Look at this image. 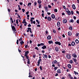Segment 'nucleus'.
<instances>
[{
    "label": "nucleus",
    "mask_w": 79,
    "mask_h": 79,
    "mask_svg": "<svg viewBox=\"0 0 79 79\" xmlns=\"http://www.w3.org/2000/svg\"><path fill=\"white\" fill-rule=\"evenodd\" d=\"M56 63H57V60H55L53 61L52 62V66L53 67H55V64H56Z\"/></svg>",
    "instance_id": "f257e3e1"
},
{
    "label": "nucleus",
    "mask_w": 79,
    "mask_h": 79,
    "mask_svg": "<svg viewBox=\"0 0 79 79\" xmlns=\"http://www.w3.org/2000/svg\"><path fill=\"white\" fill-rule=\"evenodd\" d=\"M66 58H67L68 59H71V55L70 54H67L66 55Z\"/></svg>",
    "instance_id": "f03ea898"
},
{
    "label": "nucleus",
    "mask_w": 79,
    "mask_h": 79,
    "mask_svg": "<svg viewBox=\"0 0 79 79\" xmlns=\"http://www.w3.org/2000/svg\"><path fill=\"white\" fill-rule=\"evenodd\" d=\"M12 29L13 31L14 32H15L16 31V28L14 26H13L12 27Z\"/></svg>",
    "instance_id": "7ed1b4c3"
},
{
    "label": "nucleus",
    "mask_w": 79,
    "mask_h": 79,
    "mask_svg": "<svg viewBox=\"0 0 79 79\" xmlns=\"http://www.w3.org/2000/svg\"><path fill=\"white\" fill-rule=\"evenodd\" d=\"M72 56L74 58H76L77 57V55L75 53H74L72 54Z\"/></svg>",
    "instance_id": "20e7f679"
},
{
    "label": "nucleus",
    "mask_w": 79,
    "mask_h": 79,
    "mask_svg": "<svg viewBox=\"0 0 79 79\" xmlns=\"http://www.w3.org/2000/svg\"><path fill=\"white\" fill-rule=\"evenodd\" d=\"M55 44H56V45H61V43L60 42L56 41L55 42Z\"/></svg>",
    "instance_id": "39448f33"
},
{
    "label": "nucleus",
    "mask_w": 79,
    "mask_h": 79,
    "mask_svg": "<svg viewBox=\"0 0 79 79\" xmlns=\"http://www.w3.org/2000/svg\"><path fill=\"white\" fill-rule=\"evenodd\" d=\"M57 73H59V74L61 73V69H58L57 70Z\"/></svg>",
    "instance_id": "423d86ee"
},
{
    "label": "nucleus",
    "mask_w": 79,
    "mask_h": 79,
    "mask_svg": "<svg viewBox=\"0 0 79 79\" xmlns=\"http://www.w3.org/2000/svg\"><path fill=\"white\" fill-rule=\"evenodd\" d=\"M63 23H64V24H66L67 23V20L66 19H64L63 21Z\"/></svg>",
    "instance_id": "0eeeda50"
},
{
    "label": "nucleus",
    "mask_w": 79,
    "mask_h": 79,
    "mask_svg": "<svg viewBox=\"0 0 79 79\" xmlns=\"http://www.w3.org/2000/svg\"><path fill=\"white\" fill-rule=\"evenodd\" d=\"M51 37H52L50 35H49L47 36V39H48V40H50V39H51Z\"/></svg>",
    "instance_id": "6e6552de"
},
{
    "label": "nucleus",
    "mask_w": 79,
    "mask_h": 79,
    "mask_svg": "<svg viewBox=\"0 0 79 79\" xmlns=\"http://www.w3.org/2000/svg\"><path fill=\"white\" fill-rule=\"evenodd\" d=\"M57 25L58 27H60V22H58L57 23Z\"/></svg>",
    "instance_id": "1a4fd4ad"
},
{
    "label": "nucleus",
    "mask_w": 79,
    "mask_h": 79,
    "mask_svg": "<svg viewBox=\"0 0 79 79\" xmlns=\"http://www.w3.org/2000/svg\"><path fill=\"white\" fill-rule=\"evenodd\" d=\"M75 44H75V42H74L73 41L72 42L71 45H72V46H74Z\"/></svg>",
    "instance_id": "9d476101"
},
{
    "label": "nucleus",
    "mask_w": 79,
    "mask_h": 79,
    "mask_svg": "<svg viewBox=\"0 0 79 79\" xmlns=\"http://www.w3.org/2000/svg\"><path fill=\"white\" fill-rule=\"evenodd\" d=\"M42 49H45V48H47V46H46L45 45H44L43 46H42L41 47Z\"/></svg>",
    "instance_id": "9b49d317"
},
{
    "label": "nucleus",
    "mask_w": 79,
    "mask_h": 79,
    "mask_svg": "<svg viewBox=\"0 0 79 79\" xmlns=\"http://www.w3.org/2000/svg\"><path fill=\"white\" fill-rule=\"evenodd\" d=\"M51 17L52 19H55V16L54 14H53L52 15Z\"/></svg>",
    "instance_id": "f8f14e48"
},
{
    "label": "nucleus",
    "mask_w": 79,
    "mask_h": 79,
    "mask_svg": "<svg viewBox=\"0 0 79 79\" xmlns=\"http://www.w3.org/2000/svg\"><path fill=\"white\" fill-rule=\"evenodd\" d=\"M37 2L38 4H40L41 3H42V1H41V0H38L37 1Z\"/></svg>",
    "instance_id": "ddd939ff"
},
{
    "label": "nucleus",
    "mask_w": 79,
    "mask_h": 79,
    "mask_svg": "<svg viewBox=\"0 0 79 79\" xmlns=\"http://www.w3.org/2000/svg\"><path fill=\"white\" fill-rule=\"evenodd\" d=\"M55 48V50L56 52H58V51H59V49H58V47H56Z\"/></svg>",
    "instance_id": "4468645a"
},
{
    "label": "nucleus",
    "mask_w": 79,
    "mask_h": 79,
    "mask_svg": "<svg viewBox=\"0 0 79 79\" xmlns=\"http://www.w3.org/2000/svg\"><path fill=\"white\" fill-rule=\"evenodd\" d=\"M27 29L28 30L27 31V32H29V31L31 30V28L30 27H28L27 28Z\"/></svg>",
    "instance_id": "2eb2a0df"
},
{
    "label": "nucleus",
    "mask_w": 79,
    "mask_h": 79,
    "mask_svg": "<svg viewBox=\"0 0 79 79\" xmlns=\"http://www.w3.org/2000/svg\"><path fill=\"white\" fill-rule=\"evenodd\" d=\"M72 8L73 10H76V6H75V5L73 4L72 5Z\"/></svg>",
    "instance_id": "dca6fc26"
},
{
    "label": "nucleus",
    "mask_w": 79,
    "mask_h": 79,
    "mask_svg": "<svg viewBox=\"0 0 79 79\" xmlns=\"http://www.w3.org/2000/svg\"><path fill=\"white\" fill-rule=\"evenodd\" d=\"M68 35H69V36H71V35H72V33H71V31H69L68 32Z\"/></svg>",
    "instance_id": "f3484780"
},
{
    "label": "nucleus",
    "mask_w": 79,
    "mask_h": 79,
    "mask_svg": "<svg viewBox=\"0 0 79 79\" xmlns=\"http://www.w3.org/2000/svg\"><path fill=\"white\" fill-rule=\"evenodd\" d=\"M45 10L46 12H47L48 11V7H46L45 8Z\"/></svg>",
    "instance_id": "a211bd4d"
},
{
    "label": "nucleus",
    "mask_w": 79,
    "mask_h": 79,
    "mask_svg": "<svg viewBox=\"0 0 79 79\" xmlns=\"http://www.w3.org/2000/svg\"><path fill=\"white\" fill-rule=\"evenodd\" d=\"M68 66L69 69H71V65L70 64H68Z\"/></svg>",
    "instance_id": "6ab92c4d"
},
{
    "label": "nucleus",
    "mask_w": 79,
    "mask_h": 79,
    "mask_svg": "<svg viewBox=\"0 0 79 79\" xmlns=\"http://www.w3.org/2000/svg\"><path fill=\"white\" fill-rule=\"evenodd\" d=\"M43 55L44 56V57H45V58H48V56H47V55L46 54H43Z\"/></svg>",
    "instance_id": "aec40b11"
},
{
    "label": "nucleus",
    "mask_w": 79,
    "mask_h": 79,
    "mask_svg": "<svg viewBox=\"0 0 79 79\" xmlns=\"http://www.w3.org/2000/svg\"><path fill=\"white\" fill-rule=\"evenodd\" d=\"M52 18H51V17H48V21H51V19Z\"/></svg>",
    "instance_id": "412c9836"
},
{
    "label": "nucleus",
    "mask_w": 79,
    "mask_h": 79,
    "mask_svg": "<svg viewBox=\"0 0 79 79\" xmlns=\"http://www.w3.org/2000/svg\"><path fill=\"white\" fill-rule=\"evenodd\" d=\"M74 74H75V75H76V76H77V75H78V74H79V73H78L76 72L75 71H74Z\"/></svg>",
    "instance_id": "4be33fe9"
},
{
    "label": "nucleus",
    "mask_w": 79,
    "mask_h": 79,
    "mask_svg": "<svg viewBox=\"0 0 79 79\" xmlns=\"http://www.w3.org/2000/svg\"><path fill=\"white\" fill-rule=\"evenodd\" d=\"M48 43L49 44H53V41L52 40L49 41H48Z\"/></svg>",
    "instance_id": "5701e85b"
},
{
    "label": "nucleus",
    "mask_w": 79,
    "mask_h": 79,
    "mask_svg": "<svg viewBox=\"0 0 79 79\" xmlns=\"http://www.w3.org/2000/svg\"><path fill=\"white\" fill-rule=\"evenodd\" d=\"M75 42L76 44H78V43H79V40H78L77 39H76L75 40Z\"/></svg>",
    "instance_id": "b1692460"
},
{
    "label": "nucleus",
    "mask_w": 79,
    "mask_h": 79,
    "mask_svg": "<svg viewBox=\"0 0 79 79\" xmlns=\"http://www.w3.org/2000/svg\"><path fill=\"white\" fill-rule=\"evenodd\" d=\"M37 2L35 1V2H34V6H37Z\"/></svg>",
    "instance_id": "393cba45"
},
{
    "label": "nucleus",
    "mask_w": 79,
    "mask_h": 79,
    "mask_svg": "<svg viewBox=\"0 0 79 79\" xmlns=\"http://www.w3.org/2000/svg\"><path fill=\"white\" fill-rule=\"evenodd\" d=\"M69 23H74V20L73 19H71V20H69Z\"/></svg>",
    "instance_id": "a878e982"
},
{
    "label": "nucleus",
    "mask_w": 79,
    "mask_h": 79,
    "mask_svg": "<svg viewBox=\"0 0 79 79\" xmlns=\"http://www.w3.org/2000/svg\"><path fill=\"white\" fill-rule=\"evenodd\" d=\"M73 60L75 63H76V62L77 61V59H76L73 58Z\"/></svg>",
    "instance_id": "bb28decb"
},
{
    "label": "nucleus",
    "mask_w": 79,
    "mask_h": 79,
    "mask_svg": "<svg viewBox=\"0 0 79 79\" xmlns=\"http://www.w3.org/2000/svg\"><path fill=\"white\" fill-rule=\"evenodd\" d=\"M29 53V52H26L25 53L24 56H27V54Z\"/></svg>",
    "instance_id": "cd10ccee"
},
{
    "label": "nucleus",
    "mask_w": 79,
    "mask_h": 79,
    "mask_svg": "<svg viewBox=\"0 0 79 79\" xmlns=\"http://www.w3.org/2000/svg\"><path fill=\"white\" fill-rule=\"evenodd\" d=\"M68 15H71V11H69L68 12H67Z\"/></svg>",
    "instance_id": "c85d7f7f"
},
{
    "label": "nucleus",
    "mask_w": 79,
    "mask_h": 79,
    "mask_svg": "<svg viewBox=\"0 0 79 79\" xmlns=\"http://www.w3.org/2000/svg\"><path fill=\"white\" fill-rule=\"evenodd\" d=\"M42 61V59H41V58H40L38 60V63H40V61Z\"/></svg>",
    "instance_id": "c756f323"
},
{
    "label": "nucleus",
    "mask_w": 79,
    "mask_h": 79,
    "mask_svg": "<svg viewBox=\"0 0 79 79\" xmlns=\"http://www.w3.org/2000/svg\"><path fill=\"white\" fill-rule=\"evenodd\" d=\"M31 3L30 2L28 3L27 6L30 7L31 6Z\"/></svg>",
    "instance_id": "7c9ffc66"
},
{
    "label": "nucleus",
    "mask_w": 79,
    "mask_h": 79,
    "mask_svg": "<svg viewBox=\"0 0 79 79\" xmlns=\"http://www.w3.org/2000/svg\"><path fill=\"white\" fill-rule=\"evenodd\" d=\"M69 11V9L68 8L65 9V11L66 13H68V12Z\"/></svg>",
    "instance_id": "2f4dec72"
},
{
    "label": "nucleus",
    "mask_w": 79,
    "mask_h": 79,
    "mask_svg": "<svg viewBox=\"0 0 79 79\" xmlns=\"http://www.w3.org/2000/svg\"><path fill=\"white\" fill-rule=\"evenodd\" d=\"M69 29L70 30H71V31H72V30H73V27L72 26H71L69 27Z\"/></svg>",
    "instance_id": "473e14b6"
},
{
    "label": "nucleus",
    "mask_w": 79,
    "mask_h": 79,
    "mask_svg": "<svg viewBox=\"0 0 79 79\" xmlns=\"http://www.w3.org/2000/svg\"><path fill=\"white\" fill-rule=\"evenodd\" d=\"M23 24H27V23H26V20H25V19H24L23 20Z\"/></svg>",
    "instance_id": "72a5a7b5"
},
{
    "label": "nucleus",
    "mask_w": 79,
    "mask_h": 79,
    "mask_svg": "<svg viewBox=\"0 0 79 79\" xmlns=\"http://www.w3.org/2000/svg\"><path fill=\"white\" fill-rule=\"evenodd\" d=\"M27 61H27V63L29 64H30V60H29V59H28L27 60Z\"/></svg>",
    "instance_id": "f704fd0d"
},
{
    "label": "nucleus",
    "mask_w": 79,
    "mask_h": 79,
    "mask_svg": "<svg viewBox=\"0 0 79 79\" xmlns=\"http://www.w3.org/2000/svg\"><path fill=\"white\" fill-rule=\"evenodd\" d=\"M69 63L70 64H73V61L72 60H70L69 61Z\"/></svg>",
    "instance_id": "c9c22d12"
},
{
    "label": "nucleus",
    "mask_w": 79,
    "mask_h": 79,
    "mask_svg": "<svg viewBox=\"0 0 79 79\" xmlns=\"http://www.w3.org/2000/svg\"><path fill=\"white\" fill-rule=\"evenodd\" d=\"M58 69V67H55L54 68V70H55V71H56V69Z\"/></svg>",
    "instance_id": "e433bc0d"
},
{
    "label": "nucleus",
    "mask_w": 79,
    "mask_h": 79,
    "mask_svg": "<svg viewBox=\"0 0 79 79\" xmlns=\"http://www.w3.org/2000/svg\"><path fill=\"white\" fill-rule=\"evenodd\" d=\"M38 6H39V8H41V6H42V5L40 4H39Z\"/></svg>",
    "instance_id": "4c0bfd02"
},
{
    "label": "nucleus",
    "mask_w": 79,
    "mask_h": 79,
    "mask_svg": "<svg viewBox=\"0 0 79 79\" xmlns=\"http://www.w3.org/2000/svg\"><path fill=\"white\" fill-rule=\"evenodd\" d=\"M53 32L54 33H55V34H56V31L55 29L53 30Z\"/></svg>",
    "instance_id": "58836bf2"
},
{
    "label": "nucleus",
    "mask_w": 79,
    "mask_h": 79,
    "mask_svg": "<svg viewBox=\"0 0 79 79\" xmlns=\"http://www.w3.org/2000/svg\"><path fill=\"white\" fill-rule=\"evenodd\" d=\"M20 44L23 45V44H24V42L23 41V40H22V41L20 42Z\"/></svg>",
    "instance_id": "ea45409f"
},
{
    "label": "nucleus",
    "mask_w": 79,
    "mask_h": 79,
    "mask_svg": "<svg viewBox=\"0 0 79 79\" xmlns=\"http://www.w3.org/2000/svg\"><path fill=\"white\" fill-rule=\"evenodd\" d=\"M79 34L78 33H76V37H77L79 36Z\"/></svg>",
    "instance_id": "a19ab883"
},
{
    "label": "nucleus",
    "mask_w": 79,
    "mask_h": 79,
    "mask_svg": "<svg viewBox=\"0 0 79 79\" xmlns=\"http://www.w3.org/2000/svg\"><path fill=\"white\" fill-rule=\"evenodd\" d=\"M54 12H57L58 10H57V9H54Z\"/></svg>",
    "instance_id": "79ce46f5"
},
{
    "label": "nucleus",
    "mask_w": 79,
    "mask_h": 79,
    "mask_svg": "<svg viewBox=\"0 0 79 79\" xmlns=\"http://www.w3.org/2000/svg\"><path fill=\"white\" fill-rule=\"evenodd\" d=\"M35 49L37 50H39V48H38L37 47H35Z\"/></svg>",
    "instance_id": "37998d69"
},
{
    "label": "nucleus",
    "mask_w": 79,
    "mask_h": 79,
    "mask_svg": "<svg viewBox=\"0 0 79 79\" xmlns=\"http://www.w3.org/2000/svg\"><path fill=\"white\" fill-rule=\"evenodd\" d=\"M65 52H66L65 51H62V53H65Z\"/></svg>",
    "instance_id": "c03bdc74"
},
{
    "label": "nucleus",
    "mask_w": 79,
    "mask_h": 79,
    "mask_svg": "<svg viewBox=\"0 0 79 79\" xmlns=\"http://www.w3.org/2000/svg\"><path fill=\"white\" fill-rule=\"evenodd\" d=\"M17 16H18V17L19 19H21V18L20 16L19 15V14H18L17 15Z\"/></svg>",
    "instance_id": "a18cd8bd"
},
{
    "label": "nucleus",
    "mask_w": 79,
    "mask_h": 79,
    "mask_svg": "<svg viewBox=\"0 0 79 79\" xmlns=\"http://www.w3.org/2000/svg\"><path fill=\"white\" fill-rule=\"evenodd\" d=\"M40 44L42 46H44L45 45L44 43H41Z\"/></svg>",
    "instance_id": "49530a36"
},
{
    "label": "nucleus",
    "mask_w": 79,
    "mask_h": 79,
    "mask_svg": "<svg viewBox=\"0 0 79 79\" xmlns=\"http://www.w3.org/2000/svg\"><path fill=\"white\" fill-rule=\"evenodd\" d=\"M16 23L17 24H18V19L16 20Z\"/></svg>",
    "instance_id": "de8ad7c7"
},
{
    "label": "nucleus",
    "mask_w": 79,
    "mask_h": 79,
    "mask_svg": "<svg viewBox=\"0 0 79 79\" xmlns=\"http://www.w3.org/2000/svg\"><path fill=\"white\" fill-rule=\"evenodd\" d=\"M25 57L28 60V58H29V56H25Z\"/></svg>",
    "instance_id": "09e8293b"
},
{
    "label": "nucleus",
    "mask_w": 79,
    "mask_h": 79,
    "mask_svg": "<svg viewBox=\"0 0 79 79\" xmlns=\"http://www.w3.org/2000/svg\"><path fill=\"white\" fill-rule=\"evenodd\" d=\"M68 76H69V77H71V75L69 73V74Z\"/></svg>",
    "instance_id": "8fccbe9b"
},
{
    "label": "nucleus",
    "mask_w": 79,
    "mask_h": 79,
    "mask_svg": "<svg viewBox=\"0 0 79 79\" xmlns=\"http://www.w3.org/2000/svg\"><path fill=\"white\" fill-rule=\"evenodd\" d=\"M19 3H20V5H22L23 4V2H20Z\"/></svg>",
    "instance_id": "3c124183"
},
{
    "label": "nucleus",
    "mask_w": 79,
    "mask_h": 79,
    "mask_svg": "<svg viewBox=\"0 0 79 79\" xmlns=\"http://www.w3.org/2000/svg\"><path fill=\"white\" fill-rule=\"evenodd\" d=\"M22 10L23 13H24L25 11V10L24 9H23Z\"/></svg>",
    "instance_id": "603ef678"
},
{
    "label": "nucleus",
    "mask_w": 79,
    "mask_h": 79,
    "mask_svg": "<svg viewBox=\"0 0 79 79\" xmlns=\"http://www.w3.org/2000/svg\"><path fill=\"white\" fill-rule=\"evenodd\" d=\"M40 68L41 71H42V66H40Z\"/></svg>",
    "instance_id": "864d4df0"
},
{
    "label": "nucleus",
    "mask_w": 79,
    "mask_h": 79,
    "mask_svg": "<svg viewBox=\"0 0 79 79\" xmlns=\"http://www.w3.org/2000/svg\"><path fill=\"white\" fill-rule=\"evenodd\" d=\"M19 41H21V40H22V37H20V39H19Z\"/></svg>",
    "instance_id": "5fc2aeb1"
},
{
    "label": "nucleus",
    "mask_w": 79,
    "mask_h": 79,
    "mask_svg": "<svg viewBox=\"0 0 79 79\" xmlns=\"http://www.w3.org/2000/svg\"><path fill=\"white\" fill-rule=\"evenodd\" d=\"M71 13L72 15H73V14H74V12H73V11H71Z\"/></svg>",
    "instance_id": "6e6d98bb"
},
{
    "label": "nucleus",
    "mask_w": 79,
    "mask_h": 79,
    "mask_svg": "<svg viewBox=\"0 0 79 79\" xmlns=\"http://www.w3.org/2000/svg\"><path fill=\"white\" fill-rule=\"evenodd\" d=\"M77 24H79V20L78 19L77 21Z\"/></svg>",
    "instance_id": "4d7b16f0"
},
{
    "label": "nucleus",
    "mask_w": 79,
    "mask_h": 79,
    "mask_svg": "<svg viewBox=\"0 0 79 79\" xmlns=\"http://www.w3.org/2000/svg\"><path fill=\"white\" fill-rule=\"evenodd\" d=\"M29 11H28L26 13V15H28V14H29Z\"/></svg>",
    "instance_id": "13d9d810"
},
{
    "label": "nucleus",
    "mask_w": 79,
    "mask_h": 79,
    "mask_svg": "<svg viewBox=\"0 0 79 79\" xmlns=\"http://www.w3.org/2000/svg\"><path fill=\"white\" fill-rule=\"evenodd\" d=\"M68 46V47H71V44H69Z\"/></svg>",
    "instance_id": "bf43d9fd"
},
{
    "label": "nucleus",
    "mask_w": 79,
    "mask_h": 79,
    "mask_svg": "<svg viewBox=\"0 0 79 79\" xmlns=\"http://www.w3.org/2000/svg\"><path fill=\"white\" fill-rule=\"evenodd\" d=\"M60 66L61 65L60 64H57V66H58V67H60Z\"/></svg>",
    "instance_id": "052dcab7"
},
{
    "label": "nucleus",
    "mask_w": 79,
    "mask_h": 79,
    "mask_svg": "<svg viewBox=\"0 0 79 79\" xmlns=\"http://www.w3.org/2000/svg\"><path fill=\"white\" fill-rule=\"evenodd\" d=\"M63 6L64 9H66V7H65V6Z\"/></svg>",
    "instance_id": "680f3d73"
},
{
    "label": "nucleus",
    "mask_w": 79,
    "mask_h": 79,
    "mask_svg": "<svg viewBox=\"0 0 79 79\" xmlns=\"http://www.w3.org/2000/svg\"><path fill=\"white\" fill-rule=\"evenodd\" d=\"M28 27H31V24H29L28 25Z\"/></svg>",
    "instance_id": "e2e57ef3"
},
{
    "label": "nucleus",
    "mask_w": 79,
    "mask_h": 79,
    "mask_svg": "<svg viewBox=\"0 0 79 79\" xmlns=\"http://www.w3.org/2000/svg\"><path fill=\"white\" fill-rule=\"evenodd\" d=\"M19 42V41L18 40H17V42H16L17 44H19V42Z\"/></svg>",
    "instance_id": "0e129e2a"
},
{
    "label": "nucleus",
    "mask_w": 79,
    "mask_h": 79,
    "mask_svg": "<svg viewBox=\"0 0 79 79\" xmlns=\"http://www.w3.org/2000/svg\"><path fill=\"white\" fill-rule=\"evenodd\" d=\"M37 46H38V47H40V46H41V45L40 44H38L37 45Z\"/></svg>",
    "instance_id": "69168bd1"
},
{
    "label": "nucleus",
    "mask_w": 79,
    "mask_h": 79,
    "mask_svg": "<svg viewBox=\"0 0 79 79\" xmlns=\"http://www.w3.org/2000/svg\"><path fill=\"white\" fill-rule=\"evenodd\" d=\"M48 57L49 58H51V56L50 55L48 56Z\"/></svg>",
    "instance_id": "338daca9"
},
{
    "label": "nucleus",
    "mask_w": 79,
    "mask_h": 79,
    "mask_svg": "<svg viewBox=\"0 0 79 79\" xmlns=\"http://www.w3.org/2000/svg\"><path fill=\"white\" fill-rule=\"evenodd\" d=\"M74 79H78L77 77H74Z\"/></svg>",
    "instance_id": "774afa93"
}]
</instances>
